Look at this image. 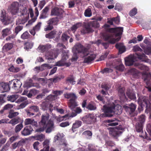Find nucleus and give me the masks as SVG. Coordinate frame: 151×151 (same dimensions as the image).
I'll list each match as a JSON object with an SVG mask.
<instances>
[{
	"instance_id": "c85d7f7f",
	"label": "nucleus",
	"mask_w": 151,
	"mask_h": 151,
	"mask_svg": "<svg viewBox=\"0 0 151 151\" xmlns=\"http://www.w3.org/2000/svg\"><path fill=\"white\" fill-rule=\"evenodd\" d=\"M51 47V45L50 44H47L44 45H41L38 47V49L41 52H44L50 48Z\"/></svg>"
},
{
	"instance_id": "6e6d98bb",
	"label": "nucleus",
	"mask_w": 151,
	"mask_h": 151,
	"mask_svg": "<svg viewBox=\"0 0 151 151\" xmlns=\"http://www.w3.org/2000/svg\"><path fill=\"white\" fill-rule=\"evenodd\" d=\"M96 147L93 145L91 144H89L88 145V149L86 150V151H95Z\"/></svg>"
},
{
	"instance_id": "423d86ee",
	"label": "nucleus",
	"mask_w": 151,
	"mask_h": 151,
	"mask_svg": "<svg viewBox=\"0 0 151 151\" xmlns=\"http://www.w3.org/2000/svg\"><path fill=\"white\" fill-rule=\"evenodd\" d=\"M73 55L72 59V61L76 60L78 58V54L81 53L83 55H87L88 52V49L84 48L80 44H77L73 47Z\"/></svg>"
},
{
	"instance_id": "a19ab883",
	"label": "nucleus",
	"mask_w": 151,
	"mask_h": 151,
	"mask_svg": "<svg viewBox=\"0 0 151 151\" xmlns=\"http://www.w3.org/2000/svg\"><path fill=\"white\" fill-rule=\"evenodd\" d=\"M84 14L85 17H90L92 16V12L91 9L88 8L86 9L85 11Z\"/></svg>"
},
{
	"instance_id": "f8f14e48",
	"label": "nucleus",
	"mask_w": 151,
	"mask_h": 151,
	"mask_svg": "<svg viewBox=\"0 0 151 151\" xmlns=\"http://www.w3.org/2000/svg\"><path fill=\"white\" fill-rule=\"evenodd\" d=\"M0 20L4 24H8L10 22V18L8 17L4 9L1 10L0 11Z\"/></svg>"
},
{
	"instance_id": "338daca9",
	"label": "nucleus",
	"mask_w": 151,
	"mask_h": 151,
	"mask_svg": "<svg viewBox=\"0 0 151 151\" xmlns=\"http://www.w3.org/2000/svg\"><path fill=\"white\" fill-rule=\"evenodd\" d=\"M41 24L42 23L39 22L34 27V29L36 30V31H38L40 30Z\"/></svg>"
},
{
	"instance_id": "13d9d810",
	"label": "nucleus",
	"mask_w": 151,
	"mask_h": 151,
	"mask_svg": "<svg viewBox=\"0 0 151 151\" xmlns=\"http://www.w3.org/2000/svg\"><path fill=\"white\" fill-rule=\"evenodd\" d=\"M83 134L85 135L87 137L90 139L92 135V132L89 131H86L83 132Z\"/></svg>"
},
{
	"instance_id": "37998d69",
	"label": "nucleus",
	"mask_w": 151,
	"mask_h": 151,
	"mask_svg": "<svg viewBox=\"0 0 151 151\" xmlns=\"http://www.w3.org/2000/svg\"><path fill=\"white\" fill-rule=\"evenodd\" d=\"M56 34V32L55 31H52L50 33L46 35V38H52L54 37Z\"/></svg>"
},
{
	"instance_id": "4be33fe9",
	"label": "nucleus",
	"mask_w": 151,
	"mask_h": 151,
	"mask_svg": "<svg viewBox=\"0 0 151 151\" xmlns=\"http://www.w3.org/2000/svg\"><path fill=\"white\" fill-rule=\"evenodd\" d=\"M9 82L8 84L6 83H2L0 85V93H2L8 91L10 89Z\"/></svg>"
},
{
	"instance_id": "473e14b6",
	"label": "nucleus",
	"mask_w": 151,
	"mask_h": 151,
	"mask_svg": "<svg viewBox=\"0 0 151 151\" xmlns=\"http://www.w3.org/2000/svg\"><path fill=\"white\" fill-rule=\"evenodd\" d=\"M92 30L90 27L89 26H85L81 30V33L82 34H84L87 33L89 32H91Z\"/></svg>"
},
{
	"instance_id": "ea45409f",
	"label": "nucleus",
	"mask_w": 151,
	"mask_h": 151,
	"mask_svg": "<svg viewBox=\"0 0 151 151\" xmlns=\"http://www.w3.org/2000/svg\"><path fill=\"white\" fill-rule=\"evenodd\" d=\"M24 49L28 50L31 49L32 47L33 43L31 42H27L24 44Z\"/></svg>"
},
{
	"instance_id": "6e6552de",
	"label": "nucleus",
	"mask_w": 151,
	"mask_h": 151,
	"mask_svg": "<svg viewBox=\"0 0 151 151\" xmlns=\"http://www.w3.org/2000/svg\"><path fill=\"white\" fill-rule=\"evenodd\" d=\"M22 5H19L17 2H13L8 7V9L12 15H16L19 12H20V7Z\"/></svg>"
},
{
	"instance_id": "774afa93",
	"label": "nucleus",
	"mask_w": 151,
	"mask_h": 151,
	"mask_svg": "<svg viewBox=\"0 0 151 151\" xmlns=\"http://www.w3.org/2000/svg\"><path fill=\"white\" fill-rule=\"evenodd\" d=\"M23 27L22 26H17L15 28V32L16 34L21 31L23 28Z\"/></svg>"
},
{
	"instance_id": "49530a36",
	"label": "nucleus",
	"mask_w": 151,
	"mask_h": 151,
	"mask_svg": "<svg viewBox=\"0 0 151 151\" xmlns=\"http://www.w3.org/2000/svg\"><path fill=\"white\" fill-rule=\"evenodd\" d=\"M66 83L74 84L75 83V81L73 76L68 77L67 79Z\"/></svg>"
},
{
	"instance_id": "5701e85b",
	"label": "nucleus",
	"mask_w": 151,
	"mask_h": 151,
	"mask_svg": "<svg viewBox=\"0 0 151 151\" xmlns=\"http://www.w3.org/2000/svg\"><path fill=\"white\" fill-rule=\"evenodd\" d=\"M124 88H120L118 90V94L122 101H127L124 93Z\"/></svg>"
},
{
	"instance_id": "09e8293b",
	"label": "nucleus",
	"mask_w": 151,
	"mask_h": 151,
	"mask_svg": "<svg viewBox=\"0 0 151 151\" xmlns=\"http://www.w3.org/2000/svg\"><path fill=\"white\" fill-rule=\"evenodd\" d=\"M19 114V113L18 112H14L12 111H11L9 113L8 117L11 119L18 115Z\"/></svg>"
},
{
	"instance_id": "69168bd1",
	"label": "nucleus",
	"mask_w": 151,
	"mask_h": 151,
	"mask_svg": "<svg viewBox=\"0 0 151 151\" xmlns=\"http://www.w3.org/2000/svg\"><path fill=\"white\" fill-rule=\"evenodd\" d=\"M29 108L30 109V111H33L36 112L38 111L39 110V108L36 106H31Z\"/></svg>"
},
{
	"instance_id": "2f4dec72",
	"label": "nucleus",
	"mask_w": 151,
	"mask_h": 151,
	"mask_svg": "<svg viewBox=\"0 0 151 151\" xmlns=\"http://www.w3.org/2000/svg\"><path fill=\"white\" fill-rule=\"evenodd\" d=\"M19 96L17 94H15L8 96L7 97L8 100L12 102H14L19 98Z\"/></svg>"
},
{
	"instance_id": "4468645a",
	"label": "nucleus",
	"mask_w": 151,
	"mask_h": 151,
	"mask_svg": "<svg viewBox=\"0 0 151 151\" xmlns=\"http://www.w3.org/2000/svg\"><path fill=\"white\" fill-rule=\"evenodd\" d=\"M139 69L144 70L145 72H144L142 73L143 76H145V78H144V80H146L148 77H151V73H148L147 71H149V68L148 67L142 64H137L136 65Z\"/></svg>"
},
{
	"instance_id": "1a4fd4ad",
	"label": "nucleus",
	"mask_w": 151,
	"mask_h": 151,
	"mask_svg": "<svg viewBox=\"0 0 151 151\" xmlns=\"http://www.w3.org/2000/svg\"><path fill=\"white\" fill-rule=\"evenodd\" d=\"M145 121V116L144 115L140 116L138 119L137 123L136 126V129L138 132L142 133L144 124Z\"/></svg>"
},
{
	"instance_id": "20e7f679",
	"label": "nucleus",
	"mask_w": 151,
	"mask_h": 151,
	"mask_svg": "<svg viewBox=\"0 0 151 151\" xmlns=\"http://www.w3.org/2000/svg\"><path fill=\"white\" fill-rule=\"evenodd\" d=\"M122 109L121 106L117 105L116 106L113 103L109 104L106 107L104 106V111L105 113V116L111 117L114 113L120 114L122 112Z\"/></svg>"
},
{
	"instance_id": "9b49d317",
	"label": "nucleus",
	"mask_w": 151,
	"mask_h": 151,
	"mask_svg": "<svg viewBox=\"0 0 151 151\" xmlns=\"http://www.w3.org/2000/svg\"><path fill=\"white\" fill-rule=\"evenodd\" d=\"M20 12L21 14L20 17L22 21V23L26 22L29 18V14L27 13V10L26 7L24 6H22L20 7Z\"/></svg>"
},
{
	"instance_id": "864d4df0",
	"label": "nucleus",
	"mask_w": 151,
	"mask_h": 151,
	"mask_svg": "<svg viewBox=\"0 0 151 151\" xmlns=\"http://www.w3.org/2000/svg\"><path fill=\"white\" fill-rule=\"evenodd\" d=\"M51 68V66L47 64H43L41 66V70H43L45 69H49Z\"/></svg>"
},
{
	"instance_id": "a878e982",
	"label": "nucleus",
	"mask_w": 151,
	"mask_h": 151,
	"mask_svg": "<svg viewBox=\"0 0 151 151\" xmlns=\"http://www.w3.org/2000/svg\"><path fill=\"white\" fill-rule=\"evenodd\" d=\"M32 81L31 79H29L28 81L25 83L24 85V86L25 87L30 88L32 86L36 87L37 88H39L40 86L38 85H35L32 83Z\"/></svg>"
},
{
	"instance_id": "ddd939ff",
	"label": "nucleus",
	"mask_w": 151,
	"mask_h": 151,
	"mask_svg": "<svg viewBox=\"0 0 151 151\" xmlns=\"http://www.w3.org/2000/svg\"><path fill=\"white\" fill-rule=\"evenodd\" d=\"M68 58V55L66 52H63L62 59L56 63L55 65L58 66H61L63 65H66L67 66H69L70 64L67 63H65V61Z\"/></svg>"
},
{
	"instance_id": "bb28decb",
	"label": "nucleus",
	"mask_w": 151,
	"mask_h": 151,
	"mask_svg": "<svg viewBox=\"0 0 151 151\" xmlns=\"http://www.w3.org/2000/svg\"><path fill=\"white\" fill-rule=\"evenodd\" d=\"M82 124V122L79 120H76L75 122L72 125V130L73 132L76 131L75 129L80 127Z\"/></svg>"
},
{
	"instance_id": "2eb2a0df",
	"label": "nucleus",
	"mask_w": 151,
	"mask_h": 151,
	"mask_svg": "<svg viewBox=\"0 0 151 151\" xmlns=\"http://www.w3.org/2000/svg\"><path fill=\"white\" fill-rule=\"evenodd\" d=\"M123 129L122 128H111L109 131V134L114 137H117L120 136L123 132Z\"/></svg>"
},
{
	"instance_id": "412c9836",
	"label": "nucleus",
	"mask_w": 151,
	"mask_h": 151,
	"mask_svg": "<svg viewBox=\"0 0 151 151\" xmlns=\"http://www.w3.org/2000/svg\"><path fill=\"white\" fill-rule=\"evenodd\" d=\"M63 11L60 8L57 7L52 9L51 10V15L52 16H60L63 14Z\"/></svg>"
},
{
	"instance_id": "aec40b11",
	"label": "nucleus",
	"mask_w": 151,
	"mask_h": 151,
	"mask_svg": "<svg viewBox=\"0 0 151 151\" xmlns=\"http://www.w3.org/2000/svg\"><path fill=\"white\" fill-rule=\"evenodd\" d=\"M123 107L127 112L131 114L135 110L136 106L134 104L132 103L129 105H124Z\"/></svg>"
},
{
	"instance_id": "a211bd4d",
	"label": "nucleus",
	"mask_w": 151,
	"mask_h": 151,
	"mask_svg": "<svg viewBox=\"0 0 151 151\" xmlns=\"http://www.w3.org/2000/svg\"><path fill=\"white\" fill-rule=\"evenodd\" d=\"M88 54L87 55H83V56L86 55L88 56L85 58L84 61V63H91L92 61L96 57V55L91 53H89L88 51Z\"/></svg>"
},
{
	"instance_id": "052dcab7",
	"label": "nucleus",
	"mask_w": 151,
	"mask_h": 151,
	"mask_svg": "<svg viewBox=\"0 0 151 151\" xmlns=\"http://www.w3.org/2000/svg\"><path fill=\"white\" fill-rule=\"evenodd\" d=\"M56 99V96H54V95H49L46 98V99L49 101H51L54 100Z\"/></svg>"
},
{
	"instance_id": "603ef678",
	"label": "nucleus",
	"mask_w": 151,
	"mask_h": 151,
	"mask_svg": "<svg viewBox=\"0 0 151 151\" xmlns=\"http://www.w3.org/2000/svg\"><path fill=\"white\" fill-rule=\"evenodd\" d=\"M96 44L98 45H99L100 44H102L105 49L107 48L109 46L108 43H103L100 40H98L96 42Z\"/></svg>"
},
{
	"instance_id": "72a5a7b5",
	"label": "nucleus",
	"mask_w": 151,
	"mask_h": 151,
	"mask_svg": "<svg viewBox=\"0 0 151 151\" xmlns=\"http://www.w3.org/2000/svg\"><path fill=\"white\" fill-rule=\"evenodd\" d=\"M127 95L128 97L131 99L135 100L136 99L135 94L133 92L130 90H128L127 92Z\"/></svg>"
},
{
	"instance_id": "cd10ccee",
	"label": "nucleus",
	"mask_w": 151,
	"mask_h": 151,
	"mask_svg": "<svg viewBox=\"0 0 151 151\" xmlns=\"http://www.w3.org/2000/svg\"><path fill=\"white\" fill-rule=\"evenodd\" d=\"M12 33L11 29L9 28H6L3 29L1 31L2 36L5 37Z\"/></svg>"
},
{
	"instance_id": "3c124183",
	"label": "nucleus",
	"mask_w": 151,
	"mask_h": 151,
	"mask_svg": "<svg viewBox=\"0 0 151 151\" xmlns=\"http://www.w3.org/2000/svg\"><path fill=\"white\" fill-rule=\"evenodd\" d=\"M28 104L27 101H25L24 102L21 103L20 104L17 106V109H22L24 108Z\"/></svg>"
},
{
	"instance_id": "9d476101",
	"label": "nucleus",
	"mask_w": 151,
	"mask_h": 151,
	"mask_svg": "<svg viewBox=\"0 0 151 151\" xmlns=\"http://www.w3.org/2000/svg\"><path fill=\"white\" fill-rule=\"evenodd\" d=\"M22 83L20 81L17 79L13 80L9 82L10 87L14 90V92L17 93L21 86Z\"/></svg>"
},
{
	"instance_id": "680f3d73",
	"label": "nucleus",
	"mask_w": 151,
	"mask_h": 151,
	"mask_svg": "<svg viewBox=\"0 0 151 151\" xmlns=\"http://www.w3.org/2000/svg\"><path fill=\"white\" fill-rule=\"evenodd\" d=\"M102 88H104L106 90V91H104V90L103 89L101 91V93L103 95H106L107 93L106 91L109 89V88L106 85H105L102 86Z\"/></svg>"
},
{
	"instance_id": "c9c22d12",
	"label": "nucleus",
	"mask_w": 151,
	"mask_h": 151,
	"mask_svg": "<svg viewBox=\"0 0 151 151\" xmlns=\"http://www.w3.org/2000/svg\"><path fill=\"white\" fill-rule=\"evenodd\" d=\"M86 107L87 109L90 110H94L96 109L95 104L93 102L89 103Z\"/></svg>"
},
{
	"instance_id": "393cba45",
	"label": "nucleus",
	"mask_w": 151,
	"mask_h": 151,
	"mask_svg": "<svg viewBox=\"0 0 151 151\" xmlns=\"http://www.w3.org/2000/svg\"><path fill=\"white\" fill-rule=\"evenodd\" d=\"M24 123L25 125L31 124L33 126L36 127L37 126V122L32 119L28 118L25 119Z\"/></svg>"
},
{
	"instance_id": "5fc2aeb1",
	"label": "nucleus",
	"mask_w": 151,
	"mask_h": 151,
	"mask_svg": "<svg viewBox=\"0 0 151 151\" xmlns=\"http://www.w3.org/2000/svg\"><path fill=\"white\" fill-rule=\"evenodd\" d=\"M90 25L94 28H98L99 27V24L97 21H93L91 23Z\"/></svg>"
},
{
	"instance_id": "dca6fc26",
	"label": "nucleus",
	"mask_w": 151,
	"mask_h": 151,
	"mask_svg": "<svg viewBox=\"0 0 151 151\" xmlns=\"http://www.w3.org/2000/svg\"><path fill=\"white\" fill-rule=\"evenodd\" d=\"M58 54L57 51L55 52H48L46 53L45 56L46 59L47 60V62L51 63L53 61L54 58H55L58 56Z\"/></svg>"
},
{
	"instance_id": "b1692460",
	"label": "nucleus",
	"mask_w": 151,
	"mask_h": 151,
	"mask_svg": "<svg viewBox=\"0 0 151 151\" xmlns=\"http://www.w3.org/2000/svg\"><path fill=\"white\" fill-rule=\"evenodd\" d=\"M32 131V129L30 127L27 126L25 127L21 133L22 135L26 136L30 134Z\"/></svg>"
},
{
	"instance_id": "f257e3e1",
	"label": "nucleus",
	"mask_w": 151,
	"mask_h": 151,
	"mask_svg": "<svg viewBox=\"0 0 151 151\" xmlns=\"http://www.w3.org/2000/svg\"><path fill=\"white\" fill-rule=\"evenodd\" d=\"M109 25L107 24L104 25L103 27L106 30V33L103 34V37L105 40L108 41L111 43L114 44L120 39L123 28L121 27L109 28Z\"/></svg>"
},
{
	"instance_id": "4c0bfd02",
	"label": "nucleus",
	"mask_w": 151,
	"mask_h": 151,
	"mask_svg": "<svg viewBox=\"0 0 151 151\" xmlns=\"http://www.w3.org/2000/svg\"><path fill=\"white\" fill-rule=\"evenodd\" d=\"M13 47L11 43L6 44L3 47V51L4 52L10 50Z\"/></svg>"
},
{
	"instance_id": "bf43d9fd",
	"label": "nucleus",
	"mask_w": 151,
	"mask_h": 151,
	"mask_svg": "<svg viewBox=\"0 0 151 151\" xmlns=\"http://www.w3.org/2000/svg\"><path fill=\"white\" fill-rule=\"evenodd\" d=\"M133 50L134 52H142V50L137 45L133 47Z\"/></svg>"
},
{
	"instance_id": "0e129e2a",
	"label": "nucleus",
	"mask_w": 151,
	"mask_h": 151,
	"mask_svg": "<svg viewBox=\"0 0 151 151\" xmlns=\"http://www.w3.org/2000/svg\"><path fill=\"white\" fill-rule=\"evenodd\" d=\"M137 13V9L135 8H134L130 12L129 14L130 16H133L135 15Z\"/></svg>"
},
{
	"instance_id": "c756f323",
	"label": "nucleus",
	"mask_w": 151,
	"mask_h": 151,
	"mask_svg": "<svg viewBox=\"0 0 151 151\" xmlns=\"http://www.w3.org/2000/svg\"><path fill=\"white\" fill-rule=\"evenodd\" d=\"M116 47L119 49V52L121 54L125 51V47L122 43H118L116 45Z\"/></svg>"
},
{
	"instance_id": "e433bc0d",
	"label": "nucleus",
	"mask_w": 151,
	"mask_h": 151,
	"mask_svg": "<svg viewBox=\"0 0 151 151\" xmlns=\"http://www.w3.org/2000/svg\"><path fill=\"white\" fill-rule=\"evenodd\" d=\"M82 25V23L78 22L73 25L71 27V30L73 33H74L76 30L79 27H81Z\"/></svg>"
},
{
	"instance_id": "7c9ffc66",
	"label": "nucleus",
	"mask_w": 151,
	"mask_h": 151,
	"mask_svg": "<svg viewBox=\"0 0 151 151\" xmlns=\"http://www.w3.org/2000/svg\"><path fill=\"white\" fill-rule=\"evenodd\" d=\"M50 143V140L49 139H46L43 142L44 148L40 151H49V144Z\"/></svg>"
},
{
	"instance_id": "f03ea898",
	"label": "nucleus",
	"mask_w": 151,
	"mask_h": 151,
	"mask_svg": "<svg viewBox=\"0 0 151 151\" xmlns=\"http://www.w3.org/2000/svg\"><path fill=\"white\" fill-rule=\"evenodd\" d=\"M64 96L65 98L70 99L68 105L69 107L73 111L71 114H67L62 117H60L57 119L58 121L60 122L63 120L64 119L65 120L69 119V117H73L76 116L77 114H79L82 111V110L79 107H76L77 106L76 103L75 101V100L77 97L73 93H66L64 94Z\"/></svg>"
},
{
	"instance_id": "7ed1b4c3",
	"label": "nucleus",
	"mask_w": 151,
	"mask_h": 151,
	"mask_svg": "<svg viewBox=\"0 0 151 151\" xmlns=\"http://www.w3.org/2000/svg\"><path fill=\"white\" fill-rule=\"evenodd\" d=\"M49 115L47 114L42 116V119L39 123L40 127L36 129V132H40L43 131L47 127L46 133L50 132L54 128V124L52 121L50 119L49 120Z\"/></svg>"
},
{
	"instance_id": "c03bdc74",
	"label": "nucleus",
	"mask_w": 151,
	"mask_h": 151,
	"mask_svg": "<svg viewBox=\"0 0 151 151\" xmlns=\"http://www.w3.org/2000/svg\"><path fill=\"white\" fill-rule=\"evenodd\" d=\"M38 93L37 91L35 89H32L30 91L28 95L27 96L29 98H31L33 95H35Z\"/></svg>"
},
{
	"instance_id": "8fccbe9b",
	"label": "nucleus",
	"mask_w": 151,
	"mask_h": 151,
	"mask_svg": "<svg viewBox=\"0 0 151 151\" xmlns=\"http://www.w3.org/2000/svg\"><path fill=\"white\" fill-rule=\"evenodd\" d=\"M23 126L22 123L17 125L15 128V131L16 133L19 132L23 127Z\"/></svg>"
},
{
	"instance_id": "f704fd0d",
	"label": "nucleus",
	"mask_w": 151,
	"mask_h": 151,
	"mask_svg": "<svg viewBox=\"0 0 151 151\" xmlns=\"http://www.w3.org/2000/svg\"><path fill=\"white\" fill-rule=\"evenodd\" d=\"M117 119H109L106 121L107 122L109 123L108 124V126H115L118 124V123L117 122H114L116 121Z\"/></svg>"
},
{
	"instance_id": "39448f33",
	"label": "nucleus",
	"mask_w": 151,
	"mask_h": 151,
	"mask_svg": "<svg viewBox=\"0 0 151 151\" xmlns=\"http://www.w3.org/2000/svg\"><path fill=\"white\" fill-rule=\"evenodd\" d=\"M137 58L146 62H148L149 60V59H147L146 56L144 53L137 52L134 55H131L125 59L126 65L129 66L132 65L133 63L137 60Z\"/></svg>"
},
{
	"instance_id": "a18cd8bd",
	"label": "nucleus",
	"mask_w": 151,
	"mask_h": 151,
	"mask_svg": "<svg viewBox=\"0 0 151 151\" xmlns=\"http://www.w3.org/2000/svg\"><path fill=\"white\" fill-rule=\"evenodd\" d=\"M58 19L57 18H53L47 21L48 24L55 25L57 22Z\"/></svg>"
},
{
	"instance_id": "4d7b16f0",
	"label": "nucleus",
	"mask_w": 151,
	"mask_h": 151,
	"mask_svg": "<svg viewBox=\"0 0 151 151\" xmlns=\"http://www.w3.org/2000/svg\"><path fill=\"white\" fill-rule=\"evenodd\" d=\"M23 142V141H19L18 143H15L12 145V147L13 149H15L17 147H19L22 143Z\"/></svg>"
},
{
	"instance_id": "0eeeda50",
	"label": "nucleus",
	"mask_w": 151,
	"mask_h": 151,
	"mask_svg": "<svg viewBox=\"0 0 151 151\" xmlns=\"http://www.w3.org/2000/svg\"><path fill=\"white\" fill-rule=\"evenodd\" d=\"M64 135L63 133H58L55 135L54 138V142H56L57 140H59V143L60 145L63 146L64 151H68V148H67L68 144L66 141L63 139Z\"/></svg>"
},
{
	"instance_id": "79ce46f5",
	"label": "nucleus",
	"mask_w": 151,
	"mask_h": 151,
	"mask_svg": "<svg viewBox=\"0 0 151 151\" xmlns=\"http://www.w3.org/2000/svg\"><path fill=\"white\" fill-rule=\"evenodd\" d=\"M141 47L144 50L145 53L147 55H150L151 53V47H148L146 49L145 48V47L144 45L141 44L140 45Z\"/></svg>"
},
{
	"instance_id": "58836bf2",
	"label": "nucleus",
	"mask_w": 151,
	"mask_h": 151,
	"mask_svg": "<svg viewBox=\"0 0 151 151\" xmlns=\"http://www.w3.org/2000/svg\"><path fill=\"white\" fill-rule=\"evenodd\" d=\"M19 118H16L11 119L8 123L12 124V126H14L19 122Z\"/></svg>"
},
{
	"instance_id": "6ab92c4d",
	"label": "nucleus",
	"mask_w": 151,
	"mask_h": 151,
	"mask_svg": "<svg viewBox=\"0 0 151 151\" xmlns=\"http://www.w3.org/2000/svg\"><path fill=\"white\" fill-rule=\"evenodd\" d=\"M94 116L92 114H88L83 117L82 121L85 123L89 124L91 123L94 119Z\"/></svg>"
},
{
	"instance_id": "e2e57ef3",
	"label": "nucleus",
	"mask_w": 151,
	"mask_h": 151,
	"mask_svg": "<svg viewBox=\"0 0 151 151\" xmlns=\"http://www.w3.org/2000/svg\"><path fill=\"white\" fill-rule=\"evenodd\" d=\"M69 38V37L65 33H63L61 37L62 40L63 41H67Z\"/></svg>"
},
{
	"instance_id": "de8ad7c7",
	"label": "nucleus",
	"mask_w": 151,
	"mask_h": 151,
	"mask_svg": "<svg viewBox=\"0 0 151 151\" xmlns=\"http://www.w3.org/2000/svg\"><path fill=\"white\" fill-rule=\"evenodd\" d=\"M35 138L37 140L42 141L45 138V136L44 135L41 134L35 136Z\"/></svg>"
},
{
	"instance_id": "f3484780",
	"label": "nucleus",
	"mask_w": 151,
	"mask_h": 151,
	"mask_svg": "<svg viewBox=\"0 0 151 151\" xmlns=\"http://www.w3.org/2000/svg\"><path fill=\"white\" fill-rule=\"evenodd\" d=\"M115 61L112 63L111 65L116 70L122 71L124 69V66L121 63V60L118 59L117 60H115Z\"/></svg>"
}]
</instances>
